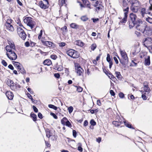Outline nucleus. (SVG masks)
I'll list each match as a JSON object with an SVG mask.
<instances>
[{
  "label": "nucleus",
  "mask_w": 152,
  "mask_h": 152,
  "mask_svg": "<svg viewBox=\"0 0 152 152\" xmlns=\"http://www.w3.org/2000/svg\"><path fill=\"white\" fill-rule=\"evenodd\" d=\"M130 20L129 21V28H132L135 25L139 19L137 18L136 15L133 13H131L130 15Z\"/></svg>",
  "instance_id": "obj_1"
},
{
  "label": "nucleus",
  "mask_w": 152,
  "mask_h": 152,
  "mask_svg": "<svg viewBox=\"0 0 152 152\" xmlns=\"http://www.w3.org/2000/svg\"><path fill=\"white\" fill-rule=\"evenodd\" d=\"M119 51L121 55V59H120L118 56L117 57L119 60L120 62L122 64H124L125 63L127 62L128 61L127 54L124 50L120 49Z\"/></svg>",
  "instance_id": "obj_2"
},
{
  "label": "nucleus",
  "mask_w": 152,
  "mask_h": 152,
  "mask_svg": "<svg viewBox=\"0 0 152 152\" xmlns=\"http://www.w3.org/2000/svg\"><path fill=\"white\" fill-rule=\"evenodd\" d=\"M24 23L31 27L32 29L34 28L36 25V23L33 20L32 18L30 17H26L23 20Z\"/></svg>",
  "instance_id": "obj_3"
},
{
  "label": "nucleus",
  "mask_w": 152,
  "mask_h": 152,
  "mask_svg": "<svg viewBox=\"0 0 152 152\" xmlns=\"http://www.w3.org/2000/svg\"><path fill=\"white\" fill-rule=\"evenodd\" d=\"M136 28L138 31L142 32L147 26L145 23H143L141 20H138L135 24Z\"/></svg>",
  "instance_id": "obj_4"
},
{
  "label": "nucleus",
  "mask_w": 152,
  "mask_h": 152,
  "mask_svg": "<svg viewBox=\"0 0 152 152\" xmlns=\"http://www.w3.org/2000/svg\"><path fill=\"white\" fill-rule=\"evenodd\" d=\"M6 83L7 85L10 86V88L12 90L15 91L17 88L20 87L19 85L14 83L13 81L10 79H8Z\"/></svg>",
  "instance_id": "obj_5"
},
{
  "label": "nucleus",
  "mask_w": 152,
  "mask_h": 152,
  "mask_svg": "<svg viewBox=\"0 0 152 152\" xmlns=\"http://www.w3.org/2000/svg\"><path fill=\"white\" fill-rule=\"evenodd\" d=\"M66 53L69 56L73 58H78L79 56V54L77 51L70 49L66 52Z\"/></svg>",
  "instance_id": "obj_6"
},
{
  "label": "nucleus",
  "mask_w": 152,
  "mask_h": 152,
  "mask_svg": "<svg viewBox=\"0 0 152 152\" xmlns=\"http://www.w3.org/2000/svg\"><path fill=\"white\" fill-rule=\"evenodd\" d=\"M9 45H7L5 48L7 53H9L11 52H13L15 49V46L14 42L11 41H9Z\"/></svg>",
  "instance_id": "obj_7"
},
{
  "label": "nucleus",
  "mask_w": 152,
  "mask_h": 152,
  "mask_svg": "<svg viewBox=\"0 0 152 152\" xmlns=\"http://www.w3.org/2000/svg\"><path fill=\"white\" fill-rule=\"evenodd\" d=\"M75 72L77 73L78 75H83L84 72V70L81 67L79 64L75 63Z\"/></svg>",
  "instance_id": "obj_8"
},
{
  "label": "nucleus",
  "mask_w": 152,
  "mask_h": 152,
  "mask_svg": "<svg viewBox=\"0 0 152 152\" xmlns=\"http://www.w3.org/2000/svg\"><path fill=\"white\" fill-rule=\"evenodd\" d=\"M17 31L18 34L20 37L23 39L25 40L26 38V35L23 29L21 27H18Z\"/></svg>",
  "instance_id": "obj_9"
},
{
  "label": "nucleus",
  "mask_w": 152,
  "mask_h": 152,
  "mask_svg": "<svg viewBox=\"0 0 152 152\" xmlns=\"http://www.w3.org/2000/svg\"><path fill=\"white\" fill-rule=\"evenodd\" d=\"M6 55L12 60H15L17 58V56L14 51L6 53Z\"/></svg>",
  "instance_id": "obj_10"
},
{
  "label": "nucleus",
  "mask_w": 152,
  "mask_h": 152,
  "mask_svg": "<svg viewBox=\"0 0 152 152\" xmlns=\"http://www.w3.org/2000/svg\"><path fill=\"white\" fill-rule=\"evenodd\" d=\"M152 32V29L149 26H147L145 29L143 31L142 33L144 34V35L150 36L151 35Z\"/></svg>",
  "instance_id": "obj_11"
},
{
  "label": "nucleus",
  "mask_w": 152,
  "mask_h": 152,
  "mask_svg": "<svg viewBox=\"0 0 152 152\" xmlns=\"http://www.w3.org/2000/svg\"><path fill=\"white\" fill-rule=\"evenodd\" d=\"M11 21V19H8L5 24V26L7 29L12 31H14V28L13 26L10 24Z\"/></svg>",
  "instance_id": "obj_12"
},
{
  "label": "nucleus",
  "mask_w": 152,
  "mask_h": 152,
  "mask_svg": "<svg viewBox=\"0 0 152 152\" xmlns=\"http://www.w3.org/2000/svg\"><path fill=\"white\" fill-rule=\"evenodd\" d=\"M144 45L146 47L149 46L150 44L152 43V39L150 37H148L145 39L144 42Z\"/></svg>",
  "instance_id": "obj_13"
},
{
  "label": "nucleus",
  "mask_w": 152,
  "mask_h": 152,
  "mask_svg": "<svg viewBox=\"0 0 152 152\" xmlns=\"http://www.w3.org/2000/svg\"><path fill=\"white\" fill-rule=\"evenodd\" d=\"M130 10L133 12L138 13L141 10V7L140 6H131L130 8Z\"/></svg>",
  "instance_id": "obj_14"
},
{
  "label": "nucleus",
  "mask_w": 152,
  "mask_h": 152,
  "mask_svg": "<svg viewBox=\"0 0 152 152\" xmlns=\"http://www.w3.org/2000/svg\"><path fill=\"white\" fill-rule=\"evenodd\" d=\"M115 120L116 121L120 123H123V121L125 120L124 118L121 115H116Z\"/></svg>",
  "instance_id": "obj_15"
},
{
  "label": "nucleus",
  "mask_w": 152,
  "mask_h": 152,
  "mask_svg": "<svg viewBox=\"0 0 152 152\" xmlns=\"http://www.w3.org/2000/svg\"><path fill=\"white\" fill-rule=\"evenodd\" d=\"M145 61L144 64L146 66H149L150 64V57L149 56H144Z\"/></svg>",
  "instance_id": "obj_16"
},
{
  "label": "nucleus",
  "mask_w": 152,
  "mask_h": 152,
  "mask_svg": "<svg viewBox=\"0 0 152 152\" xmlns=\"http://www.w3.org/2000/svg\"><path fill=\"white\" fill-rule=\"evenodd\" d=\"M130 4L132 6H140V3L138 0H132L130 1Z\"/></svg>",
  "instance_id": "obj_17"
},
{
  "label": "nucleus",
  "mask_w": 152,
  "mask_h": 152,
  "mask_svg": "<svg viewBox=\"0 0 152 152\" xmlns=\"http://www.w3.org/2000/svg\"><path fill=\"white\" fill-rule=\"evenodd\" d=\"M143 89L145 92H148V93L151 91L150 88L148 87V84L146 82H145L143 83Z\"/></svg>",
  "instance_id": "obj_18"
},
{
  "label": "nucleus",
  "mask_w": 152,
  "mask_h": 152,
  "mask_svg": "<svg viewBox=\"0 0 152 152\" xmlns=\"http://www.w3.org/2000/svg\"><path fill=\"white\" fill-rule=\"evenodd\" d=\"M123 123L124 124V125L128 128L134 129V128L132 126V124L128 121H126L125 120L123 121Z\"/></svg>",
  "instance_id": "obj_19"
},
{
  "label": "nucleus",
  "mask_w": 152,
  "mask_h": 152,
  "mask_svg": "<svg viewBox=\"0 0 152 152\" xmlns=\"http://www.w3.org/2000/svg\"><path fill=\"white\" fill-rule=\"evenodd\" d=\"M43 42V45L47 46L49 47H51L52 46L53 43L50 41H46V42H44L42 40Z\"/></svg>",
  "instance_id": "obj_20"
},
{
  "label": "nucleus",
  "mask_w": 152,
  "mask_h": 152,
  "mask_svg": "<svg viewBox=\"0 0 152 152\" xmlns=\"http://www.w3.org/2000/svg\"><path fill=\"white\" fill-rule=\"evenodd\" d=\"M6 95L8 99H12L14 96L13 94L11 92H7L6 93Z\"/></svg>",
  "instance_id": "obj_21"
},
{
  "label": "nucleus",
  "mask_w": 152,
  "mask_h": 152,
  "mask_svg": "<svg viewBox=\"0 0 152 152\" xmlns=\"http://www.w3.org/2000/svg\"><path fill=\"white\" fill-rule=\"evenodd\" d=\"M75 44L80 47H82L84 45V43L80 40H77L75 42Z\"/></svg>",
  "instance_id": "obj_22"
},
{
  "label": "nucleus",
  "mask_w": 152,
  "mask_h": 152,
  "mask_svg": "<svg viewBox=\"0 0 152 152\" xmlns=\"http://www.w3.org/2000/svg\"><path fill=\"white\" fill-rule=\"evenodd\" d=\"M43 64L45 65L49 66L52 64V62L50 59H46L44 61Z\"/></svg>",
  "instance_id": "obj_23"
},
{
  "label": "nucleus",
  "mask_w": 152,
  "mask_h": 152,
  "mask_svg": "<svg viewBox=\"0 0 152 152\" xmlns=\"http://www.w3.org/2000/svg\"><path fill=\"white\" fill-rule=\"evenodd\" d=\"M61 30L62 31V34L65 36L67 32V28L66 26H65L61 28Z\"/></svg>",
  "instance_id": "obj_24"
},
{
  "label": "nucleus",
  "mask_w": 152,
  "mask_h": 152,
  "mask_svg": "<svg viewBox=\"0 0 152 152\" xmlns=\"http://www.w3.org/2000/svg\"><path fill=\"white\" fill-rule=\"evenodd\" d=\"M140 13L141 14L142 16V17L144 16V15L146 14V10L144 8H141V10L140 11Z\"/></svg>",
  "instance_id": "obj_25"
},
{
  "label": "nucleus",
  "mask_w": 152,
  "mask_h": 152,
  "mask_svg": "<svg viewBox=\"0 0 152 152\" xmlns=\"http://www.w3.org/2000/svg\"><path fill=\"white\" fill-rule=\"evenodd\" d=\"M46 136L47 137L49 138L50 137L52 136L50 130L47 129L46 130Z\"/></svg>",
  "instance_id": "obj_26"
},
{
  "label": "nucleus",
  "mask_w": 152,
  "mask_h": 152,
  "mask_svg": "<svg viewBox=\"0 0 152 152\" xmlns=\"http://www.w3.org/2000/svg\"><path fill=\"white\" fill-rule=\"evenodd\" d=\"M13 64L16 67H17L18 69L20 67H21V66L22 65L20 64L19 62H16L15 61L13 62Z\"/></svg>",
  "instance_id": "obj_27"
},
{
  "label": "nucleus",
  "mask_w": 152,
  "mask_h": 152,
  "mask_svg": "<svg viewBox=\"0 0 152 152\" xmlns=\"http://www.w3.org/2000/svg\"><path fill=\"white\" fill-rule=\"evenodd\" d=\"M20 72L22 74H25L26 73V72L24 68L22 67V66H21L19 69Z\"/></svg>",
  "instance_id": "obj_28"
},
{
  "label": "nucleus",
  "mask_w": 152,
  "mask_h": 152,
  "mask_svg": "<svg viewBox=\"0 0 152 152\" xmlns=\"http://www.w3.org/2000/svg\"><path fill=\"white\" fill-rule=\"evenodd\" d=\"M78 147L77 148V150L80 152H82L83 151V149L82 148V144L80 143H78Z\"/></svg>",
  "instance_id": "obj_29"
},
{
  "label": "nucleus",
  "mask_w": 152,
  "mask_h": 152,
  "mask_svg": "<svg viewBox=\"0 0 152 152\" xmlns=\"http://www.w3.org/2000/svg\"><path fill=\"white\" fill-rule=\"evenodd\" d=\"M68 120L65 117H64L61 121V123L63 125H65L67 121Z\"/></svg>",
  "instance_id": "obj_30"
},
{
  "label": "nucleus",
  "mask_w": 152,
  "mask_h": 152,
  "mask_svg": "<svg viewBox=\"0 0 152 152\" xmlns=\"http://www.w3.org/2000/svg\"><path fill=\"white\" fill-rule=\"evenodd\" d=\"M115 74L116 77L118 79H121L122 78V77L121 74L120 72H116Z\"/></svg>",
  "instance_id": "obj_31"
},
{
  "label": "nucleus",
  "mask_w": 152,
  "mask_h": 152,
  "mask_svg": "<svg viewBox=\"0 0 152 152\" xmlns=\"http://www.w3.org/2000/svg\"><path fill=\"white\" fill-rule=\"evenodd\" d=\"M30 116L34 121H37V115H30Z\"/></svg>",
  "instance_id": "obj_32"
},
{
  "label": "nucleus",
  "mask_w": 152,
  "mask_h": 152,
  "mask_svg": "<svg viewBox=\"0 0 152 152\" xmlns=\"http://www.w3.org/2000/svg\"><path fill=\"white\" fill-rule=\"evenodd\" d=\"M39 6L41 8H43L45 9L47 8V6L46 5H45V4L43 3L42 1L40 2Z\"/></svg>",
  "instance_id": "obj_33"
},
{
  "label": "nucleus",
  "mask_w": 152,
  "mask_h": 152,
  "mask_svg": "<svg viewBox=\"0 0 152 152\" xmlns=\"http://www.w3.org/2000/svg\"><path fill=\"white\" fill-rule=\"evenodd\" d=\"M80 19L83 21H86L88 20V18L86 16L84 15L82 16L80 18Z\"/></svg>",
  "instance_id": "obj_34"
},
{
  "label": "nucleus",
  "mask_w": 152,
  "mask_h": 152,
  "mask_svg": "<svg viewBox=\"0 0 152 152\" xmlns=\"http://www.w3.org/2000/svg\"><path fill=\"white\" fill-rule=\"evenodd\" d=\"M124 18L122 20L121 22L123 23H125L126 21V18L127 15L126 14V12H124Z\"/></svg>",
  "instance_id": "obj_35"
},
{
  "label": "nucleus",
  "mask_w": 152,
  "mask_h": 152,
  "mask_svg": "<svg viewBox=\"0 0 152 152\" xmlns=\"http://www.w3.org/2000/svg\"><path fill=\"white\" fill-rule=\"evenodd\" d=\"M113 123L115 126H119L121 124L116 121H113Z\"/></svg>",
  "instance_id": "obj_36"
},
{
  "label": "nucleus",
  "mask_w": 152,
  "mask_h": 152,
  "mask_svg": "<svg viewBox=\"0 0 152 152\" xmlns=\"http://www.w3.org/2000/svg\"><path fill=\"white\" fill-rule=\"evenodd\" d=\"M90 123L93 126H94L96 124V122L94 121V120L93 119H91L90 121Z\"/></svg>",
  "instance_id": "obj_37"
},
{
  "label": "nucleus",
  "mask_w": 152,
  "mask_h": 152,
  "mask_svg": "<svg viewBox=\"0 0 152 152\" xmlns=\"http://www.w3.org/2000/svg\"><path fill=\"white\" fill-rule=\"evenodd\" d=\"M48 107H49L51 108H53L55 110H56L57 109V107L54 106L53 105L50 104L48 105Z\"/></svg>",
  "instance_id": "obj_38"
},
{
  "label": "nucleus",
  "mask_w": 152,
  "mask_h": 152,
  "mask_svg": "<svg viewBox=\"0 0 152 152\" xmlns=\"http://www.w3.org/2000/svg\"><path fill=\"white\" fill-rule=\"evenodd\" d=\"M76 87L77 88V90L78 92H81L82 91L83 88L80 86H76Z\"/></svg>",
  "instance_id": "obj_39"
},
{
  "label": "nucleus",
  "mask_w": 152,
  "mask_h": 152,
  "mask_svg": "<svg viewBox=\"0 0 152 152\" xmlns=\"http://www.w3.org/2000/svg\"><path fill=\"white\" fill-rule=\"evenodd\" d=\"M146 20L149 23H152V18L149 17L146 18Z\"/></svg>",
  "instance_id": "obj_40"
},
{
  "label": "nucleus",
  "mask_w": 152,
  "mask_h": 152,
  "mask_svg": "<svg viewBox=\"0 0 152 152\" xmlns=\"http://www.w3.org/2000/svg\"><path fill=\"white\" fill-rule=\"evenodd\" d=\"M96 44H93L91 46V48L92 50H94L96 48Z\"/></svg>",
  "instance_id": "obj_41"
},
{
  "label": "nucleus",
  "mask_w": 152,
  "mask_h": 152,
  "mask_svg": "<svg viewBox=\"0 0 152 152\" xmlns=\"http://www.w3.org/2000/svg\"><path fill=\"white\" fill-rule=\"evenodd\" d=\"M107 61L108 62H109L111 61V59L110 58V55L109 54H107V57L106 58Z\"/></svg>",
  "instance_id": "obj_42"
},
{
  "label": "nucleus",
  "mask_w": 152,
  "mask_h": 152,
  "mask_svg": "<svg viewBox=\"0 0 152 152\" xmlns=\"http://www.w3.org/2000/svg\"><path fill=\"white\" fill-rule=\"evenodd\" d=\"M65 125L69 127H71L72 126V125L71 124L68 120L66 122V123Z\"/></svg>",
  "instance_id": "obj_43"
},
{
  "label": "nucleus",
  "mask_w": 152,
  "mask_h": 152,
  "mask_svg": "<svg viewBox=\"0 0 152 152\" xmlns=\"http://www.w3.org/2000/svg\"><path fill=\"white\" fill-rule=\"evenodd\" d=\"M73 108L72 106H70L68 108V110L69 113L70 114L71 113L73 110Z\"/></svg>",
  "instance_id": "obj_44"
},
{
  "label": "nucleus",
  "mask_w": 152,
  "mask_h": 152,
  "mask_svg": "<svg viewBox=\"0 0 152 152\" xmlns=\"http://www.w3.org/2000/svg\"><path fill=\"white\" fill-rule=\"evenodd\" d=\"M98 111V110L97 109H96L95 110H90V112L92 114L97 113Z\"/></svg>",
  "instance_id": "obj_45"
},
{
  "label": "nucleus",
  "mask_w": 152,
  "mask_h": 152,
  "mask_svg": "<svg viewBox=\"0 0 152 152\" xmlns=\"http://www.w3.org/2000/svg\"><path fill=\"white\" fill-rule=\"evenodd\" d=\"M70 26L73 28H77V25L75 23H72L70 24Z\"/></svg>",
  "instance_id": "obj_46"
},
{
  "label": "nucleus",
  "mask_w": 152,
  "mask_h": 152,
  "mask_svg": "<svg viewBox=\"0 0 152 152\" xmlns=\"http://www.w3.org/2000/svg\"><path fill=\"white\" fill-rule=\"evenodd\" d=\"M50 58L53 60H55L57 58V56L56 55L53 54L50 56Z\"/></svg>",
  "instance_id": "obj_47"
},
{
  "label": "nucleus",
  "mask_w": 152,
  "mask_h": 152,
  "mask_svg": "<svg viewBox=\"0 0 152 152\" xmlns=\"http://www.w3.org/2000/svg\"><path fill=\"white\" fill-rule=\"evenodd\" d=\"M1 63L2 64L5 66H7V63L4 60H3L2 61Z\"/></svg>",
  "instance_id": "obj_48"
},
{
  "label": "nucleus",
  "mask_w": 152,
  "mask_h": 152,
  "mask_svg": "<svg viewBox=\"0 0 152 152\" xmlns=\"http://www.w3.org/2000/svg\"><path fill=\"white\" fill-rule=\"evenodd\" d=\"M42 30H41L40 31V33L38 37V39H40L42 37Z\"/></svg>",
  "instance_id": "obj_49"
},
{
  "label": "nucleus",
  "mask_w": 152,
  "mask_h": 152,
  "mask_svg": "<svg viewBox=\"0 0 152 152\" xmlns=\"http://www.w3.org/2000/svg\"><path fill=\"white\" fill-rule=\"evenodd\" d=\"M51 137V140L53 141L56 140L57 138V136H56L55 135H54L53 136L52 135V136Z\"/></svg>",
  "instance_id": "obj_50"
},
{
  "label": "nucleus",
  "mask_w": 152,
  "mask_h": 152,
  "mask_svg": "<svg viewBox=\"0 0 152 152\" xmlns=\"http://www.w3.org/2000/svg\"><path fill=\"white\" fill-rule=\"evenodd\" d=\"M57 69L58 71H61L63 70V67L61 66H59L57 68Z\"/></svg>",
  "instance_id": "obj_51"
},
{
  "label": "nucleus",
  "mask_w": 152,
  "mask_h": 152,
  "mask_svg": "<svg viewBox=\"0 0 152 152\" xmlns=\"http://www.w3.org/2000/svg\"><path fill=\"white\" fill-rule=\"evenodd\" d=\"M73 135L74 137H76L77 136V132L76 131L73 130L72 131Z\"/></svg>",
  "instance_id": "obj_52"
},
{
  "label": "nucleus",
  "mask_w": 152,
  "mask_h": 152,
  "mask_svg": "<svg viewBox=\"0 0 152 152\" xmlns=\"http://www.w3.org/2000/svg\"><path fill=\"white\" fill-rule=\"evenodd\" d=\"M65 73L67 75H68L69 73V69L68 68H64Z\"/></svg>",
  "instance_id": "obj_53"
},
{
  "label": "nucleus",
  "mask_w": 152,
  "mask_h": 152,
  "mask_svg": "<svg viewBox=\"0 0 152 152\" xmlns=\"http://www.w3.org/2000/svg\"><path fill=\"white\" fill-rule=\"evenodd\" d=\"M59 46L61 47H63L65 45V43L64 42H61L59 44Z\"/></svg>",
  "instance_id": "obj_54"
},
{
  "label": "nucleus",
  "mask_w": 152,
  "mask_h": 152,
  "mask_svg": "<svg viewBox=\"0 0 152 152\" xmlns=\"http://www.w3.org/2000/svg\"><path fill=\"white\" fill-rule=\"evenodd\" d=\"M109 75H110V76H109V77L110 79H111L112 80L114 79H115V77H114V76L113 75H112L111 74L109 73Z\"/></svg>",
  "instance_id": "obj_55"
},
{
  "label": "nucleus",
  "mask_w": 152,
  "mask_h": 152,
  "mask_svg": "<svg viewBox=\"0 0 152 152\" xmlns=\"http://www.w3.org/2000/svg\"><path fill=\"white\" fill-rule=\"evenodd\" d=\"M145 94H142V98L144 100H145L147 99V97Z\"/></svg>",
  "instance_id": "obj_56"
},
{
  "label": "nucleus",
  "mask_w": 152,
  "mask_h": 152,
  "mask_svg": "<svg viewBox=\"0 0 152 152\" xmlns=\"http://www.w3.org/2000/svg\"><path fill=\"white\" fill-rule=\"evenodd\" d=\"M54 75L57 78H59L60 77V75L58 73H55Z\"/></svg>",
  "instance_id": "obj_57"
},
{
  "label": "nucleus",
  "mask_w": 152,
  "mask_h": 152,
  "mask_svg": "<svg viewBox=\"0 0 152 152\" xmlns=\"http://www.w3.org/2000/svg\"><path fill=\"white\" fill-rule=\"evenodd\" d=\"M33 108L34 109V111L35 113H37L38 111L37 109L34 106H33Z\"/></svg>",
  "instance_id": "obj_58"
},
{
  "label": "nucleus",
  "mask_w": 152,
  "mask_h": 152,
  "mask_svg": "<svg viewBox=\"0 0 152 152\" xmlns=\"http://www.w3.org/2000/svg\"><path fill=\"white\" fill-rule=\"evenodd\" d=\"M88 122L87 120H86L85 121L84 123V126H87L88 125Z\"/></svg>",
  "instance_id": "obj_59"
},
{
  "label": "nucleus",
  "mask_w": 152,
  "mask_h": 152,
  "mask_svg": "<svg viewBox=\"0 0 152 152\" xmlns=\"http://www.w3.org/2000/svg\"><path fill=\"white\" fill-rule=\"evenodd\" d=\"M119 96L121 98H122L124 97V94L122 93H120L119 94Z\"/></svg>",
  "instance_id": "obj_60"
},
{
  "label": "nucleus",
  "mask_w": 152,
  "mask_h": 152,
  "mask_svg": "<svg viewBox=\"0 0 152 152\" xmlns=\"http://www.w3.org/2000/svg\"><path fill=\"white\" fill-rule=\"evenodd\" d=\"M113 59H114V60L115 63L116 64H118V61L117 58H116V57H113Z\"/></svg>",
  "instance_id": "obj_61"
},
{
  "label": "nucleus",
  "mask_w": 152,
  "mask_h": 152,
  "mask_svg": "<svg viewBox=\"0 0 152 152\" xmlns=\"http://www.w3.org/2000/svg\"><path fill=\"white\" fill-rule=\"evenodd\" d=\"M45 144H46V146L48 147H50V144L48 143V142L46 141H45Z\"/></svg>",
  "instance_id": "obj_62"
},
{
  "label": "nucleus",
  "mask_w": 152,
  "mask_h": 152,
  "mask_svg": "<svg viewBox=\"0 0 152 152\" xmlns=\"http://www.w3.org/2000/svg\"><path fill=\"white\" fill-rule=\"evenodd\" d=\"M109 63V68L110 69H111V67H112V65H113V62L112 61H110V62H108Z\"/></svg>",
  "instance_id": "obj_63"
},
{
  "label": "nucleus",
  "mask_w": 152,
  "mask_h": 152,
  "mask_svg": "<svg viewBox=\"0 0 152 152\" xmlns=\"http://www.w3.org/2000/svg\"><path fill=\"white\" fill-rule=\"evenodd\" d=\"M25 46L26 47H28L30 46L29 43L28 42H27L25 43Z\"/></svg>",
  "instance_id": "obj_64"
}]
</instances>
